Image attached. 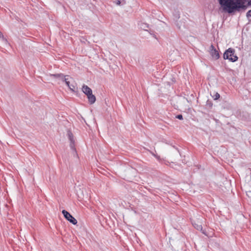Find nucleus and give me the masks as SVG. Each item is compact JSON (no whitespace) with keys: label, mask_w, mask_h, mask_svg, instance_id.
<instances>
[{"label":"nucleus","mask_w":251,"mask_h":251,"mask_svg":"<svg viewBox=\"0 0 251 251\" xmlns=\"http://www.w3.org/2000/svg\"><path fill=\"white\" fill-rule=\"evenodd\" d=\"M73 92H75V86L73 84L70 85V87H68Z\"/></svg>","instance_id":"15"},{"label":"nucleus","mask_w":251,"mask_h":251,"mask_svg":"<svg viewBox=\"0 0 251 251\" xmlns=\"http://www.w3.org/2000/svg\"><path fill=\"white\" fill-rule=\"evenodd\" d=\"M246 16L250 21H251V10L248 11L247 13Z\"/></svg>","instance_id":"13"},{"label":"nucleus","mask_w":251,"mask_h":251,"mask_svg":"<svg viewBox=\"0 0 251 251\" xmlns=\"http://www.w3.org/2000/svg\"><path fill=\"white\" fill-rule=\"evenodd\" d=\"M117 5H120L122 4V5H124L126 4V1L124 0H123L122 1L120 0H115L114 1Z\"/></svg>","instance_id":"11"},{"label":"nucleus","mask_w":251,"mask_h":251,"mask_svg":"<svg viewBox=\"0 0 251 251\" xmlns=\"http://www.w3.org/2000/svg\"><path fill=\"white\" fill-rule=\"evenodd\" d=\"M83 92L85 94L87 95L89 92L92 91L91 89L86 85H83L82 88Z\"/></svg>","instance_id":"9"},{"label":"nucleus","mask_w":251,"mask_h":251,"mask_svg":"<svg viewBox=\"0 0 251 251\" xmlns=\"http://www.w3.org/2000/svg\"><path fill=\"white\" fill-rule=\"evenodd\" d=\"M62 213L65 218L72 224L75 225L77 224V220L68 211L63 210Z\"/></svg>","instance_id":"3"},{"label":"nucleus","mask_w":251,"mask_h":251,"mask_svg":"<svg viewBox=\"0 0 251 251\" xmlns=\"http://www.w3.org/2000/svg\"><path fill=\"white\" fill-rule=\"evenodd\" d=\"M50 75L54 78H60L61 80H62L63 81L65 82V84L68 87H70V82L68 81V79L65 77L66 76H65L63 74L59 73L55 74H50Z\"/></svg>","instance_id":"5"},{"label":"nucleus","mask_w":251,"mask_h":251,"mask_svg":"<svg viewBox=\"0 0 251 251\" xmlns=\"http://www.w3.org/2000/svg\"><path fill=\"white\" fill-rule=\"evenodd\" d=\"M67 135L69 139L70 144V146L71 149L75 152H76V150L75 147V140L74 138V135L70 130L67 131Z\"/></svg>","instance_id":"4"},{"label":"nucleus","mask_w":251,"mask_h":251,"mask_svg":"<svg viewBox=\"0 0 251 251\" xmlns=\"http://www.w3.org/2000/svg\"><path fill=\"white\" fill-rule=\"evenodd\" d=\"M176 118L179 119V120H183V116L181 114H179V115H177V116H176Z\"/></svg>","instance_id":"16"},{"label":"nucleus","mask_w":251,"mask_h":251,"mask_svg":"<svg viewBox=\"0 0 251 251\" xmlns=\"http://www.w3.org/2000/svg\"><path fill=\"white\" fill-rule=\"evenodd\" d=\"M207 104L209 105L210 107L212 106V103L211 102H209L208 101H207Z\"/></svg>","instance_id":"17"},{"label":"nucleus","mask_w":251,"mask_h":251,"mask_svg":"<svg viewBox=\"0 0 251 251\" xmlns=\"http://www.w3.org/2000/svg\"><path fill=\"white\" fill-rule=\"evenodd\" d=\"M220 9L222 12L229 14L245 11L248 6L251 5V0H218Z\"/></svg>","instance_id":"1"},{"label":"nucleus","mask_w":251,"mask_h":251,"mask_svg":"<svg viewBox=\"0 0 251 251\" xmlns=\"http://www.w3.org/2000/svg\"><path fill=\"white\" fill-rule=\"evenodd\" d=\"M156 158H157L158 160L159 159V156H158H158H157V157H156Z\"/></svg>","instance_id":"20"},{"label":"nucleus","mask_w":251,"mask_h":251,"mask_svg":"<svg viewBox=\"0 0 251 251\" xmlns=\"http://www.w3.org/2000/svg\"><path fill=\"white\" fill-rule=\"evenodd\" d=\"M175 81V78L172 79V82H169V83H173Z\"/></svg>","instance_id":"18"},{"label":"nucleus","mask_w":251,"mask_h":251,"mask_svg":"<svg viewBox=\"0 0 251 251\" xmlns=\"http://www.w3.org/2000/svg\"><path fill=\"white\" fill-rule=\"evenodd\" d=\"M193 226L198 230H200L201 232L204 234L206 235V232L204 230H203L202 226L201 224H197V223H193Z\"/></svg>","instance_id":"8"},{"label":"nucleus","mask_w":251,"mask_h":251,"mask_svg":"<svg viewBox=\"0 0 251 251\" xmlns=\"http://www.w3.org/2000/svg\"><path fill=\"white\" fill-rule=\"evenodd\" d=\"M174 20H177L179 18V14L178 12H176V13H174Z\"/></svg>","instance_id":"14"},{"label":"nucleus","mask_w":251,"mask_h":251,"mask_svg":"<svg viewBox=\"0 0 251 251\" xmlns=\"http://www.w3.org/2000/svg\"><path fill=\"white\" fill-rule=\"evenodd\" d=\"M168 163H169V162L168 161H165V164H166V165H168Z\"/></svg>","instance_id":"19"},{"label":"nucleus","mask_w":251,"mask_h":251,"mask_svg":"<svg viewBox=\"0 0 251 251\" xmlns=\"http://www.w3.org/2000/svg\"><path fill=\"white\" fill-rule=\"evenodd\" d=\"M86 95L87 96L89 103L90 104H92L95 103L96 101V97L92 94V90L91 91V92H89L87 95Z\"/></svg>","instance_id":"7"},{"label":"nucleus","mask_w":251,"mask_h":251,"mask_svg":"<svg viewBox=\"0 0 251 251\" xmlns=\"http://www.w3.org/2000/svg\"><path fill=\"white\" fill-rule=\"evenodd\" d=\"M211 95L212 96V98L214 99V100H217L220 97V94L217 92L214 93L213 95H212V94H211Z\"/></svg>","instance_id":"10"},{"label":"nucleus","mask_w":251,"mask_h":251,"mask_svg":"<svg viewBox=\"0 0 251 251\" xmlns=\"http://www.w3.org/2000/svg\"><path fill=\"white\" fill-rule=\"evenodd\" d=\"M223 57L224 59L228 60L229 61L232 62H235L238 59V57L235 53V50L231 48H228L225 51Z\"/></svg>","instance_id":"2"},{"label":"nucleus","mask_w":251,"mask_h":251,"mask_svg":"<svg viewBox=\"0 0 251 251\" xmlns=\"http://www.w3.org/2000/svg\"><path fill=\"white\" fill-rule=\"evenodd\" d=\"M210 54L212 58L214 59H217L219 58L220 55L218 51L216 50L213 45H211L210 47Z\"/></svg>","instance_id":"6"},{"label":"nucleus","mask_w":251,"mask_h":251,"mask_svg":"<svg viewBox=\"0 0 251 251\" xmlns=\"http://www.w3.org/2000/svg\"><path fill=\"white\" fill-rule=\"evenodd\" d=\"M0 39L5 43L7 42V39L3 36L1 31H0Z\"/></svg>","instance_id":"12"}]
</instances>
